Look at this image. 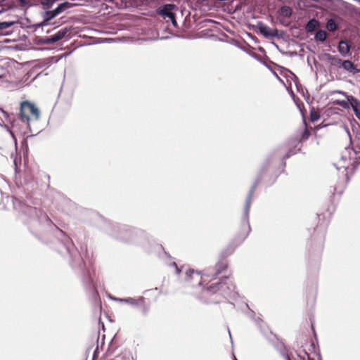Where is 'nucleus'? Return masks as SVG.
<instances>
[{"label":"nucleus","instance_id":"ea45409f","mask_svg":"<svg viewBox=\"0 0 360 360\" xmlns=\"http://www.w3.org/2000/svg\"><path fill=\"white\" fill-rule=\"evenodd\" d=\"M98 347L96 348V349L94 352L93 354V360L96 359L98 357Z\"/></svg>","mask_w":360,"mask_h":360},{"label":"nucleus","instance_id":"423d86ee","mask_svg":"<svg viewBox=\"0 0 360 360\" xmlns=\"http://www.w3.org/2000/svg\"><path fill=\"white\" fill-rule=\"evenodd\" d=\"M29 115H32L36 120L40 117V111L34 104L26 101L20 104L19 119L22 122L28 123L30 121Z\"/></svg>","mask_w":360,"mask_h":360},{"label":"nucleus","instance_id":"bb28decb","mask_svg":"<svg viewBox=\"0 0 360 360\" xmlns=\"http://www.w3.org/2000/svg\"><path fill=\"white\" fill-rule=\"evenodd\" d=\"M71 4L68 2V1H64L61 4H59L58 5V6L56 8V11H58V13L59 14H60L62 12H63L64 11L71 8Z\"/></svg>","mask_w":360,"mask_h":360},{"label":"nucleus","instance_id":"49530a36","mask_svg":"<svg viewBox=\"0 0 360 360\" xmlns=\"http://www.w3.org/2000/svg\"><path fill=\"white\" fill-rule=\"evenodd\" d=\"M107 354L108 355H110V353H112L110 351V348L108 347L107 352H106Z\"/></svg>","mask_w":360,"mask_h":360},{"label":"nucleus","instance_id":"1a4fd4ad","mask_svg":"<svg viewBox=\"0 0 360 360\" xmlns=\"http://www.w3.org/2000/svg\"><path fill=\"white\" fill-rule=\"evenodd\" d=\"M178 10V7L174 4H166L160 6L157 9V13L161 15L164 19L168 18L169 19L174 17L175 11Z\"/></svg>","mask_w":360,"mask_h":360},{"label":"nucleus","instance_id":"2f4dec72","mask_svg":"<svg viewBox=\"0 0 360 360\" xmlns=\"http://www.w3.org/2000/svg\"><path fill=\"white\" fill-rule=\"evenodd\" d=\"M320 117L319 112L315 111L314 110H311L310 112V120L311 122L317 121Z\"/></svg>","mask_w":360,"mask_h":360},{"label":"nucleus","instance_id":"f3484780","mask_svg":"<svg viewBox=\"0 0 360 360\" xmlns=\"http://www.w3.org/2000/svg\"><path fill=\"white\" fill-rule=\"evenodd\" d=\"M325 58H326L327 61L330 63V65L341 68V63H342L343 60L339 58L337 56L326 53Z\"/></svg>","mask_w":360,"mask_h":360},{"label":"nucleus","instance_id":"864d4df0","mask_svg":"<svg viewBox=\"0 0 360 360\" xmlns=\"http://www.w3.org/2000/svg\"><path fill=\"white\" fill-rule=\"evenodd\" d=\"M229 334L230 338L231 339V332L230 331H229Z\"/></svg>","mask_w":360,"mask_h":360},{"label":"nucleus","instance_id":"393cba45","mask_svg":"<svg viewBox=\"0 0 360 360\" xmlns=\"http://www.w3.org/2000/svg\"><path fill=\"white\" fill-rule=\"evenodd\" d=\"M326 29L330 32H334L338 30V26L335 20L330 18L326 22Z\"/></svg>","mask_w":360,"mask_h":360},{"label":"nucleus","instance_id":"6e6552de","mask_svg":"<svg viewBox=\"0 0 360 360\" xmlns=\"http://www.w3.org/2000/svg\"><path fill=\"white\" fill-rule=\"evenodd\" d=\"M70 30V27H65L60 29L53 35L49 37H44V44H53L62 40L65 37V35L69 32Z\"/></svg>","mask_w":360,"mask_h":360},{"label":"nucleus","instance_id":"aec40b11","mask_svg":"<svg viewBox=\"0 0 360 360\" xmlns=\"http://www.w3.org/2000/svg\"><path fill=\"white\" fill-rule=\"evenodd\" d=\"M83 282H84V285H86V287L89 290H92V291L95 290V287L94 285L93 279L90 276L89 272L87 274H84V277H83Z\"/></svg>","mask_w":360,"mask_h":360},{"label":"nucleus","instance_id":"f704fd0d","mask_svg":"<svg viewBox=\"0 0 360 360\" xmlns=\"http://www.w3.org/2000/svg\"><path fill=\"white\" fill-rule=\"evenodd\" d=\"M170 266H172L175 268V272L176 274H179L181 271V269L178 267L176 263L175 262H172L169 264Z\"/></svg>","mask_w":360,"mask_h":360},{"label":"nucleus","instance_id":"72a5a7b5","mask_svg":"<svg viewBox=\"0 0 360 360\" xmlns=\"http://www.w3.org/2000/svg\"><path fill=\"white\" fill-rule=\"evenodd\" d=\"M310 136V131L307 129H305L303 132L302 133V136H301V139H300L302 141H306L309 139Z\"/></svg>","mask_w":360,"mask_h":360},{"label":"nucleus","instance_id":"5fc2aeb1","mask_svg":"<svg viewBox=\"0 0 360 360\" xmlns=\"http://www.w3.org/2000/svg\"><path fill=\"white\" fill-rule=\"evenodd\" d=\"M233 360H238L235 356H233Z\"/></svg>","mask_w":360,"mask_h":360},{"label":"nucleus","instance_id":"de8ad7c7","mask_svg":"<svg viewBox=\"0 0 360 360\" xmlns=\"http://www.w3.org/2000/svg\"><path fill=\"white\" fill-rule=\"evenodd\" d=\"M250 314H251L252 316H255V313L253 311H251Z\"/></svg>","mask_w":360,"mask_h":360},{"label":"nucleus","instance_id":"7ed1b4c3","mask_svg":"<svg viewBox=\"0 0 360 360\" xmlns=\"http://www.w3.org/2000/svg\"><path fill=\"white\" fill-rule=\"evenodd\" d=\"M270 168V160L267 158L262 165L261 166V168L259 170L257 176L252 185L250 191H248V193L247 195V197L245 198L244 207L243 209V214L241 217V231H240V236L242 237L241 242H243L249 235L251 228L249 223V214H250V210L251 205L253 201V194L254 192L260 182V181L263 179L264 176H267L269 171Z\"/></svg>","mask_w":360,"mask_h":360},{"label":"nucleus","instance_id":"6e6d98bb","mask_svg":"<svg viewBox=\"0 0 360 360\" xmlns=\"http://www.w3.org/2000/svg\"><path fill=\"white\" fill-rule=\"evenodd\" d=\"M319 360H321V359L320 358V359H319Z\"/></svg>","mask_w":360,"mask_h":360},{"label":"nucleus","instance_id":"09e8293b","mask_svg":"<svg viewBox=\"0 0 360 360\" xmlns=\"http://www.w3.org/2000/svg\"><path fill=\"white\" fill-rule=\"evenodd\" d=\"M271 44H273L274 46H275L276 48H278V46H277L274 42H272V41H271Z\"/></svg>","mask_w":360,"mask_h":360},{"label":"nucleus","instance_id":"c9c22d12","mask_svg":"<svg viewBox=\"0 0 360 360\" xmlns=\"http://www.w3.org/2000/svg\"><path fill=\"white\" fill-rule=\"evenodd\" d=\"M5 127H6V129H7L8 131V132L10 133V134L11 135V136H12V138H13V141H14L15 145V146H16L18 143H17V139H16V137H15V134H13V132L11 130H10V129H9V128H8L7 126H5Z\"/></svg>","mask_w":360,"mask_h":360},{"label":"nucleus","instance_id":"8fccbe9b","mask_svg":"<svg viewBox=\"0 0 360 360\" xmlns=\"http://www.w3.org/2000/svg\"><path fill=\"white\" fill-rule=\"evenodd\" d=\"M346 131H347V133L348 134V135L350 136V134H349V131L347 128H346Z\"/></svg>","mask_w":360,"mask_h":360},{"label":"nucleus","instance_id":"f257e3e1","mask_svg":"<svg viewBox=\"0 0 360 360\" xmlns=\"http://www.w3.org/2000/svg\"><path fill=\"white\" fill-rule=\"evenodd\" d=\"M13 207L21 212L22 221L32 234L44 242H48L50 236L55 238L59 245L58 252L68 255L72 267L84 272L83 259L72 240L51 221L45 212L17 199L13 200Z\"/></svg>","mask_w":360,"mask_h":360},{"label":"nucleus","instance_id":"dca6fc26","mask_svg":"<svg viewBox=\"0 0 360 360\" xmlns=\"http://www.w3.org/2000/svg\"><path fill=\"white\" fill-rule=\"evenodd\" d=\"M349 101L352 102L351 108H352L356 117L360 120V101L354 96H350L349 98Z\"/></svg>","mask_w":360,"mask_h":360},{"label":"nucleus","instance_id":"a878e982","mask_svg":"<svg viewBox=\"0 0 360 360\" xmlns=\"http://www.w3.org/2000/svg\"><path fill=\"white\" fill-rule=\"evenodd\" d=\"M194 276L197 278H200V274L198 271H195L193 269H188L186 271V280L189 281L194 278Z\"/></svg>","mask_w":360,"mask_h":360},{"label":"nucleus","instance_id":"0eeeda50","mask_svg":"<svg viewBox=\"0 0 360 360\" xmlns=\"http://www.w3.org/2000/svg\"><path fill=\"white\" fill-rule=\"evenodd\" d=\"M234 250V248L230 249L229 248L227 250H225L221 253V258H220L218 261V262L215 265V271L214 273H207L205 274L207 276H212L216 277L217 275L221 274L224 270H225L227 268L228 264L227 262L224 259V255H231Z\"/></svg>","mask_w":360,"mask_h":360},{"label":"nucleus","instance_id":"603ef678","mask_svg":"<svg viewBox=\"0 0 360 360\" xmlns=\"http://www.w3.org/2000/svg\"><path fill=\"white\" fill-rule=\"evenodd\" d=\"M319 256H320V252H319V253L317 254V258H318V259L319 258Z\"/></svg>","mask_w":360,"mask_h":360},{"label":"nucleus","instance_id":"7c9ffc66","mask_svg":"<svg viewBox=\"0 0 360 360\" xmlns=\"http://www.w3.org/2000/svg\"><path fill=\"white\" fill-rule=\"evenodd\" d=\"M55 2L56 0H41L40 1L41 4L47 8H51Z\"/></svg>","mask_w":360,"mask_h":360},{"label":"nucleus","instance_id":"a18cd8bd","mask_svg":"<svg viewBox=\"0 0 360 360\" xmlns=\"http://www.w3.org/2000/svg\"><path fill=\"white\" fill-rule=\"evenodd\" d=\"M305 354L307 356V360H314V359H311L307 353H305Z\"/></svg>","mask_w":360,"mask_h":360},{"label":"nucleus","instance_id":"a19ab883","mask_svg":"<svg viewBox=\"0 0 360 360\" xmlns=\"http://www.w3.org/2000/svg\"><path fill=\"white\" fill-rule=\"evenodd\" d=\"M158 248H159L160 249H162V250H163L164 254L165 255V256H166L167 257H168V258H169V259H171V258H172V257L170 256V255H169V253H167V252H165V250H164V248H163V247H162V245H158Z\"/></svg>","mask_w":360,"mask_h":360},{"label":"nucleus","instance_id":"9b49d317","mask_svg":"<svg viewBox=\"0 0 360 360\" xmlns=\"http://www.w3.org/2000/svg\"><path fill=\"white\" fill-rule=\"evenodd\" d=\"M111 299L115 301L129 304H131L134 307H137L139 305V304L143 303L144 300H145V298L143 297H140L139 299H134L132 297H127V298L111 297Z\"/></svg>","mask_w":360,"mask_h":360},{"label":"nucleus","instance_id":"473e14b6","mask_svg":"<svg viewBox=\"0 0 360 360\" xmlns=\"http://www.w3.org/2000/svg\"><path fill=\"white\" fill-rule=\"evenodd\" d=\"M113 360H133V358L129 354H120L117 355Z\"/></svg>","mask_w":360,"mask_h":360},{"label":"nucleus","instance_id":"c756f323","mask_svg":"<svg viewBox=\"0 0 360 360\" xmlns=\"http://www.w3.org/2000/svg\"><path fill=\"white\" fill-rule=\"evenodd\" d=\"M33 44L37 46H41L44 44V37L35 36L32 39Z\"/></svg>","mask_w":360,"mask_h":360},{"label":"nucleus","instance_id":"39448f33","mask_svg":"<svg viewBox=\"0 0 360 360\" xmlns=\"http://www.w3.org/2000/svg\"><path fill=\"white\" fill-rule=\"evenodd\" d=\"M235 289L234 285L228 276L220 281L212 283L202 292L201 300L207 304H217L221 302L219 297H226Z\"/></svg>","mask_w":360,"mask_h":360},{"label":"nucleus","instance_id":"e433bc0d","mask_svg":"<svg viewBox=\"0 0 360 360\" xmlns=\"http://www.w3.org/2000/svg\"><path fill=\"white\" fill-rule=\"evenodd\" d=\"M0 111L3 113L4 116L5 117V118L8 120V121H11V115L7 112H6L5 110H4L2 108H0Z\"/></svg>","mask_w":360,"mask_h":360},{"label":"nucleus","instance_id":"a211bd4d","mask_svg":"<svg viewBox=\"0 0 360 360\" xmlns=\"http://www.w3.org/2000/svg\"><path fill=\"white\" fill-rule=\"evenodd\" d=\"M340 94H342V95L346 96L347 100H337L335 101V104L340 105V107L345 108V109H349L352 106V102L349 101V98L350 96H352V95H347L346 93L343 91H338Z\"/></svg>","mask_w":360,"mask_h":360},{"label":"nucleus","instance_id":"ddd939ff","mask_svg":"<svg viewBox=\"0 0 360 360\" xmlns=\"http://www.w3.org/2000/svg\"><path fill=\"white\" fill-rule=\"evenodd\" d=\"M341 68L353 74L359 72V70L357 69L354 64L349 60H343L342 63H341Z\"/></svg>","mask_w":360,"mask_h":360},{"label":"nucleus","instance_id":"412c9836","mask_svg":"<svg viewBox=\"0 0 360 360\" xmlns=\"http://www.w3.org/2000/svg\"><path fill=\"white\" fill-rule=\"evenodd\" d=\"M59 13L58 11H56V8L51 11H46L41 13L42 18H46V20H51L54 18H56L57 15H58Z\"/></svg>","mask_w":360,"mask_h":360},{"label":"nucleus","instance_id":"2eb2a0df","mask_svg":"<svg viewBox=\"0 0 360 360\" xmlns=\"http://www.w3.org/2000/svg\"><path fill=\"white\" fill-rule=\"evenodd\" d=\"M320 25L321 23L318 20L315 18H311L309 19V21L307 22L305 26V30H307V32L312 33L318 28H319Z\"/></svg>","mask_w":360,"mask_h":360},{"label":"nucleus","instance_id":"4c0bfd02","mask_svg":"<svg viewBox=\"0 0 360 360\" xmlns=\"http://www.w3.org/2000/svg\"><path fill=\"white\" fill-rule=\"evenodd\" d=\"M271 75H273V76H274V77L277 80H278L279 82H281L282 84H285V83H284L283 80L282 79H281V78L278 77V74H277L276 72L273 71L272 70H271Z\"/></svg>","mask_w":360,"mask_h":360},{"label":"nucleus","instance_id":"c03bdc74","mask_svg":"<svg viewBox=\"0 0 360 360\" xmlns=\"http://www.w3.org/2000/svg\"><path fill=\"white\" fill-rule=\"evenodd\" d=\"M297 360H305L304 357H302L300 355H297Z\"/></svg>","mask_w":360,"mask_h":360},{"label":"nucleus","instance_id":"c85d7f7f","mask_svg":"<svg viewBox=\"0 0 360 360\" xmlns=\"http://www.w3.org/2000/svg\"><path fill=\"white\" fill-rule=\"evenodd\" d=\"M43 18V20L41 22L33 25L32 27H34L35 29H37V28L42 27L44 26H47L50 24L49 23L50 20H46V18Z\"/></svg>","mask_w":360,"mask_h":360},{"label":"nucleus","instance_id":"3c124183","mask_svg":"<svg viewBox=\"0 0 360 360\" xmlns=\"http://www.w3.org/2000/svg\"><path fill=\"white\" fill-rule=\"evenodd\" d=\"M46 32V34H49L51 32V30H47Z\"/></svg>","mask_w":360,"mask_h":360},{"label":"nucleus","instance_id":"b1692460","mask_svg":"<svg viewBox=\"0 0 360 360\" xmlns=\"http://www.w3.org/2000/svg\"><path fill=\"white\" fill-rule=\"evenodd\" d=\"M279 13L283 17L289 18L292 13V10L290 6H283L280 8Z\"/></svg>","mask_w":360,"mask_h":360},{"label":"nucleus","instance_id":"9d476101","mask_svg":"<svg viewBox=\"0 0 360 360\" xmlns=\"http://www.w3.org/2000/svg\"><path fill=\"white\" fill-rule=\"evenodd\" d=\"M254 321L255 325L259 330L261 334L267 340L269 339V334L270 333V329L269 326L264 322V321L260 317L254 318Z\"/></svg>","mask_w":360,"mask_h":360},{"label":"nucleus","instance_id":"5701e85b","mask_svg":"<svg viewBox=\"0 0 360 360\" xmlns=\"http://www.w3.org/2000/svg\"><path fill=\"white\" fill-rule=\"evenodd\" d=\"M248 53V54L250 56H251L252 57L255 58L257 60H259L261 63H262L265 67H266L269 70H270V62H268V58H266V60H262L261 56H259L258 54H257V53H255L254 52L249 51Z\"/></svg>","mask_w":360,"mask_h":360},{"label":"nucleus","instance_id":"f03ea898","mask_svg":"<svg viewBox=\"0 0 360 360\" xmlns=\"http://www.w3.org/2000/svg\"><path fill=\"white\" fill-rule=\"evenodd\" d=\"M103 230L116 240L124 243H134L136 241L135 237L139 236L148 244V245L146 243H142V246L146 250H149L151 238L145 231L131 228L127 225L113 223L107 219H103Z\"/></svg>","mask_w":360,"mask_h":360},{"label":"nucleus","instance_id":"6ab92c4d","mask_svg":"<svg viewBox=\"0 0 360 360\" xmlns=\"http://www.w3.org/2000/svg\"><path fill=\"white\" fill-rule=\"evenodd\" d=\"M258 30L264 37L270 39V27L265 25L264 23L259 22L257 23Z\"/></svg>","mask_w":360,"mask_h":360},{"label":"nucleus","instance_id":"f8f14e48","mask_svg":"<svg viewBox=\"0 0 360 360\" xmlns=\"http://www.w3.org/2000/svg\"><path fill=\"white\" fill-rule=\"evenodd\" d=\"M58 61V59L56 56H52L37 61L36 66L39 68L49 67L53 63H56Z\"/></svg>","mask_w":360,"mask_h":360},{"label":"nucleus","instance_id":"4be33fe9","mask_svg":"<svg viewBox=\"0 0 360 360\" xmlns=\"http://www.w3.org/2000/svg\"><path fill=\"white\" fill-rule=\"evenodd\" d=\"M327 36H328L327 32L325 30H320L316 33V34L314 36V39L316 41H319L323 43L326 40Z\"/></svg>","mask_w":360,"mask_h":360},{"label":"nucleus","instance_id":"cd10ccee","mask_svg":"<svg viewBox=\"0 0 360 360\" xmlns=\"http://www.w3.org/2000/svg\"><path fill=\"white\" fill-rule=\"evenodd\" d=\"M16 23L15 21H4L0 22V30L9 28Z\"/></svg>","mask_w":360,"mask_h":360},{"label":"nucleus","instance_id":"58836bf2","mask_svg":"<svg viewBox=\"0 0 360 360\" xmlns=\"http://www.w3.org/2000/svg\"><path fill=\"white\" fill-rule=\"evenodd\" d=\"M169 20H171V22L174 27H178V24H177V22L176 20V14L174 15V17H172L171 18H169Z\"/></svg>","mask_w":360,"mask_h":360},{"label":"nucleus","instance_id":"37998d69","mask_svg":"<svg viewBox=\"0 0 360 360\" xmlns=\"http://www.w3.org/2000/svg\"><path fill=\"white\" fill-rule=\"evenodd\" d=\"M259 51L263 53H265V50L262 47H259Z\"/></svg>","mask_w":360,"mask_h":360},{"label":"nucleus","instance_id":"4468645a","mask_svg":"<svg viewBox=\"0 0 360 360\" xmlns=\"http://www.w3.org/2000/svg\"><path fill=\"white\" fill-rule=\"evenodd\" d=\"M351 46L347 40H341L338 43V49L342 56H345L350 51Z\"/></svg>","mask_w":360,"mask_h":360},{"label":"nucleus","instance_id":"20e7f679","mask_svg":"<svg viewBox=\"0 0 360 360\" xmlns=\"http://www.w3.org/2000/svg\"><path fill=\"white\" fill-rule=\"evenodd\" d=\"M301 140L299 138H291L289 141L275 149L271 157V164L278 162V167L274 171L276 176L283 173L285 167V160L296 154L301 150Z\"/></svg>","mask_w":360,"mask_h":360},{"label":"nucleus","instance_id":"79ce46f5","mask_svg":"<svg viewBox=\"0 0 360 360\" xmlns=\"http://www.w3.org/2000/svg\"><path fill=\"white\" fill-rule=\"evenodd\" d=\"M276 30H273L271 29V37H274V36H276Z\"/></svg>","mask_w":360,"mask_h":360}]
</instances>
